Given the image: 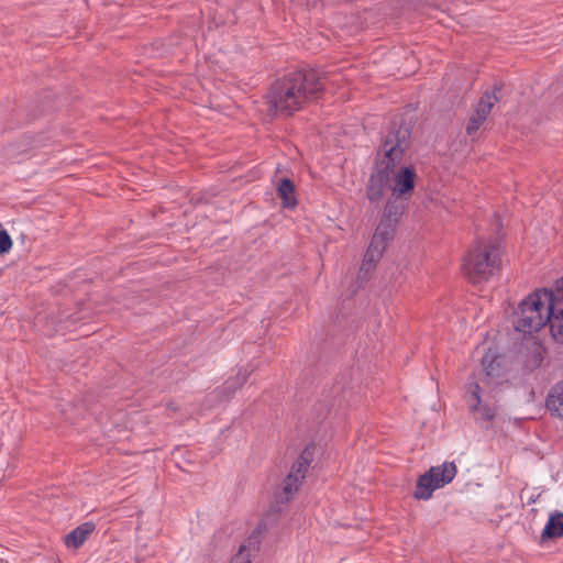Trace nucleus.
Listing matches in <instances>:
<instances>
[{"label": "nucleus", "instance_id": "2eb2a0df", "mask_svg": "<svg viewBox=\"0 0 563 563\" xmlns=\"http://www.w3.org/2000/svg\"><path fill=\"white\" fill-rule=\"evenodd\" d=\"M547 324L553 340L563 344V308H560L559 311L547 309Z\"/></svg>", "mask_w": 563, "mask_h": 563}, {"label": "nucleus", "instance_id": "1a4fd4ad", "mask_svg": "<svg viewBox=\"0 0 563 563\" xmlns=\"http://www.w3.org/2000/svg\"><path fill=\"white\" fill-rule=\"evenodd\" d=\"M503 88L504 84L498 81L493 86L492 90H486L478 100L473 113L486 120L494 104L499 101L498 92H500Z\"/></svg>", "mask_w": 563, "mask_h": 563}, {"label": "nucleus", "instance_id": "39448f33", "mask_svg": "<svg viewBox=\"0 0 563 563\" xmlns=\"http://www.w3.org/2000/svg\"><path fill=\"white\" fill-rule=\"evenodd\" d=\"M457 473L454 462H444L442 465L432 466L429 471L418 477L415 499L428 500L432 497L435 489L450 484Z\"/></svg>", "mask_w": 563, "mask_h": 563}, {"label": "nucleus", "instance_id": "a211bd4d", "mask_svg": "<svg viewBox=\"0 0 563 563\" xmlns=\"http://www.w3.org/2000/svg\"><path fill=\"white\" fill-rule=\"evenodd\" d=\"M262 525L260 523L258 527L251 533V536L247 538L246 542L240 547L239 552L243 553L245 550H258L262 539Z\"/></svg>", "mask_w": 563, "mask_h": 563}, {"label": "nucleus", "instance_id": "9d476101", "mask_svg": "<svg viewBox=\"0 0 563 563\" xmlns=\"http://www.w3.org/2000/svg\"><path fill=\"white\" fill-rule=\"evenodd\" d=\"M277 197L282 200V207L284 209H295L298 205V199L296 197V187L295 183L288 178H280L276 186Z\"/></svg>", "mask_w": 563, "mask_h": 563}, {"label": "nucleus", "instance_id": "0eeeda50", "mask_svg": "<svg viewBox=\"0 0 563 563\" xmlns=\"http://www.w3.org/2000/svg\"><path fill=\"white\" fill-rule=\"evenodd\" d=\"M482 388L478 383L473 382L467 385V402L470 410L474 413L475 420L490 423L495 419L496 412L488 405H483L481 399Z\"/></svg>", "mask_w": 563, "mask_h": 563}, {"label": "nucleus", "instance_id": "6e6552de", "mask_svg": "<svg viewBox=\"0 0 563 563\" xmlns=\"http://www.w3.org/2000/svg\"><path fill=\"white\" fill-rule=\"evenodd\" d=\"M393 238H386L384 234H379V231L375 230V233L364 255L361 272L371 273L375 269L376 264L379 262L388 243Z\"/></svg>", "mask_w": 563, "mask_h": 563}, {"label": "nucleus", "instance_id": "20e7f679", "mask_svg": "<svg viewBox=\"0 0 563 563\" xmlns=\"http://www.w3.org/2000/svg\"><path fill=\"white\" fill-rule=\"evenodd\" d=\"M512 324L516 331L531 334L547 325L545 302L534 290L528 295L512 313Z\"/></svg>", "mask_w": 563, "mask_h": 563}, {"label": "nucleus", "instance_id": "423d86ee", "mask_svg": "<svg viewBox=\"0 0 563 563\" xmlns=\"http://www.w3.org/2000/svg\"><path fill=\"white\" fill-rule=\"evenodd\" d=\"M408 207V199L390 195L384 207L382 218L376 228L386 238L395 236L397 225Z\"/></svg>", "mask_w": 563, "mask_h": 563}, {"label": "nucleus", "instance_id": "f257e3e1", "mask_svg": "<svg viewBox=\"0 0 563 563\" xmlns=\"http://www.w3.org/2000/svg\"><path fill=\"white\" fill-rule=\"evenodd\" d=\"M411 131L412 124L404 118L390 122L366 186V198L371 203L380 202L388 189L393 196L410 199L416 186V169L404 166L396 173V167L408 148Z\"/></svg>", "mask_w": 563, "mask_h": 563}, {"label": "nucleus", "instance_id": "aec40b11", "mask_svg": "<svg viewBox=\"0 0 563 563\" xmlns=\"http://www.w3.org/2000/svg\"><path fill=\"white\" fill-rule=\"evenodd\" d=\"M544 354H545V350L541 345H539L537 349H534L532 354L527 360V366L531 371L541 367L542 363L544 361Z\"/></svg>", "mask_w": 563, "mask_h": 563}, {"label": "nucleus", "instance_id": "412c9836", "mask_svg": "<svg viewBox=\"0 0 563 563\" xmlns=\"http://www.w3.org/2000/svg\"><path fill=\"white\" fill-rule=\"evenodd\" d=\"M331 412V405L328 400H320L313 407V413L316 415L314 420L319 423L328 418Z\"/></svg>", "mask_w": 563, "mask_h": 563}, {"label": "nucleus", "instance_id": "dca6fc26", "mask_svg": "<svg viewBox=\"0 0 563 563\" xmlns=\"http://www.w3.org/2000/svg\"><path fill=\"white\" fill-rule=\"evenodd\" d=\"M249 374L246 372L242 373L241 371L236 374L235 377H231L225 380L223 386L220 388L219 393L224 395L225 397H230L235 393L238 388L244 385L247 380Z\"/></svg>", "mask_w": 563, "mask_h": 563}, {"label": "nucleus", "instance_id": "b1692460", "mask_svg": "<svg viewBox=\"0 0 563 563\" xmlns=\"http://www.w3.org/2000/svg\"><path fill=\"white\" fill-rule=\"evenodd\" d=\"M309 466L310 465L305 463V461L297 459L292 464L289 474H295L297 478L302 481L306 477V473Z\"/></svg>", "mask_w": 563, "mask_h": 563}, {"label": "nucleus", "instance_id": "a878e982", "mask_svg": "<svg viewBox=\"0 0 563 563\" xmlns=\"http://www.w3.org/2000/svg\"><path fill=\"white\" fill-rule=\"evenodd\" d=\"M316 446L313 444H308L299 454L298 459L305 461V463L309 464L313 460Z\"/></svg>", "mask_w": 563, "mask_h": 563}, {"label": "nucleus", "instance_id": "5701e85b", "mask_svg": "<svg viewBox=\"0 0 563 563\" xmlns=\"http://www.w3.org/2000/svg\"><path fill=\"white\" fill-rule=\"evenodd\" d=\"M12 239L7 230H0V256L7 254L12 249Z\"/></svg>", "mask_w": 563, "mask_h": 563}, {"label": "nucleus", "instance_id": "4be33fe9", "mask_svg": "<svg viewBox=\"0 0 563 563\" xmlns=\"http://www.w3.org/2000/svg\"><path fill=\"white\" fill-rule=\"evenodd\" d=\"M485 121L486 120L483 119V117L472 113V115L468 119L467 124H466L467 135L471 136V135L475 134Z\"/></svg>", "mask_w": 563, "mask_h": 563}, {"label": "nucleus", "instance_id": "bb28decb", "mask_svg": "<svg viewBox=\"0 0 563 563\" xmlns=\"http://www.w3.org/2000/svg\"><path fill=\"white\" fill-rule=\"evenodd\" d=\"M230 563H251V560L243 556L241 552H239Z\"/></svg>", "mask_w": 563, "mask_h": 563}, {"label": "nucleus", "instance_id": "6ab92c4d", "mask_svg": "<svg viewBox=\"0 0 563 563\" xmlns=\"http://www.w3.org/2000/svg\"><path fill=\"white\" fill-rule=\"evenodd\" d=\"M301 479L297 478L295 474H288L283 482V492L286 495V501H289L290 496L298 490Z\"/></svg>", "mask_w": 563, "mask_h": 563}, {"label": "nucleus", "instance_id": "ddd939ff", "mask_svg": "<svg viewBox=\"0 0 563 563\" xmlns=\"http://www.w3.org/2000/svg\"><path fill=\"white\" fill-rule=\"evenodd\" d=\"M563 537V512L554 511L550 514L548 522L541 532V542L560 539Z\"/></svg>", "mask_w": 563, "mask_h": 563}, {"label": "nucleus", "instance_id": "4468645a", "mask_svg": "<svg viewBox=\"0 0 563 563\" xmlns=\"http://www.w3.org/2000/svg\"><path fill=\"white\" fill-rule=\"evenodd\" d=\"M544 302L548 303L547 309L550 311H559L563 308V276L555 283L554 289H537Z\"/></svg>", "mask_w": 563, "mask_h": 563}, {"label": "nucleus", "instance_id": "f03ea898", "mask_svg": "<svg viewBox=\"0 0 563 563\" xmlns=\"http://www.w3.org/2000/svg\"><path fill=\"white\" fill-rule=\"evenodd\" d=\"M325 73L300 68L277 78L264 96L271 118L290 117L319 97L324 90Z\"/></svg>", "mask_w": 563, "mask_h": 563}, {"label": "nucleus", "instance_id": "f3484780", "mask_svg": "<svg viewBox=\"0 0 563 563\" xmlns=\"http://www.w3.org/2000/svg\"><path fill=\"white\" fill-rule=\"evenodd\" d=\"M249 374L246 372L242 373L241 371L236 374L235 377H231L225 380L223 386L220 388L219 393L224 395L225 397H230L235 393L238 388L244 385L247 380Z\"/></svg>", "mask_w": 563, "mask_h": 563}, {"label": "nucleus", "instance_id": "9b49d317", "mask_svg": "<svg viewBox=\"0 0 563 563\" xmlns=\"http://www.w3.org/2000/svg\"><path fill=\"white\" fill-rule=\"evenodd\" d=\"M96 525L91 521L84 522L73 529L65 536V545L67 548L79 549L95 531Z\"/></svg>", "mask_w": 563, "mask_h": 563}, {"label": "nucleus", "instance_id": "f8f14e48", "mask_svg": "<svg viewBox=\"0 0 563 563\" xmlns=\"http://www.w3.org/2000/svg\"><path fill=\"white\" fill-rule=\"evenodd\" d=\"M545 408L553 417L563 419V380L553 385L549 390Z\"/></svg>", "mask_w": 563, "mask_h": 563}, {"label": "nucleus", "instance_id": "393cba45", "mask_svg": "<svg viewBox=\"0 0 563 563\" xmlns=\"http://www.w3.org/2000/svg\"><path fill=\"white\" fill-rule=\"evenodd\" d=\"M495 364H496V358L489 354H485L482 358V366H483V371L485 372V374L487 376H493L495 375Z\"/></svg>", "mask_w": 563, "mask_h": 563}, {"label": "nucleus", "instance_id": "7ed1b4c3", "mask_svg": "<svg viewBox=\"0 0 563 563\" xmlns=\"http://www.w3.org/2000/svg\"><path fill=\"white\" fill-rule=\"evenodd\" d=\"M499 242L478 239L463 257L462 268L471 283L488 280L500 266Z\"/></svg>", "mask_w": 563, "mask_h": 563}]
</instances>
